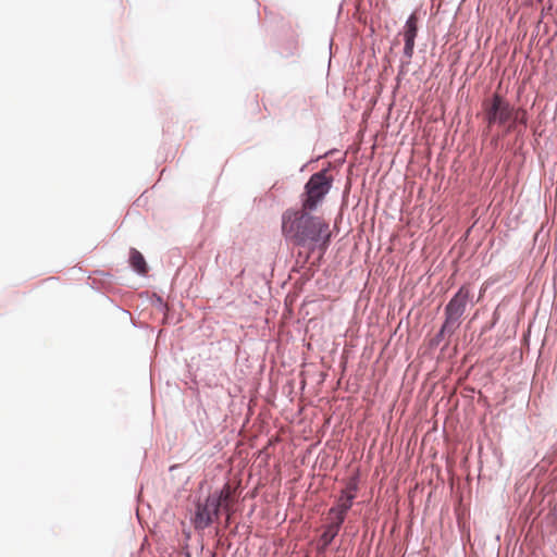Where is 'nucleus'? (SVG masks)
Segmentation results:
<instances>
[{"instance_id": "1", "label": "nucleus", "mask_w": 557, "mask_h": 557, "mask_svg": "<svg viewBox=\"0 0 557 557\" xmlns=\"http://www.w3.org/2000/svg\"><path fill=\"white\" fill-rule=\"evenodd\" d=\"M282 234L287 242L307 247L313 251L317 247L324 252L329 247L330 225L320 216L309 214V210L288 209L282 214Z\"/></svg>"}, {"instance_id": "2", "label": "nucleus", "mask_w": 557, "mask_h": 557, "mask_svg": "<svg viewBox=\"0 0 557 557\" xmlns=\"http://www.w3.org/2000/svg\"><path fill=\"white\" fill-rule=\"evenodd\" d=\"M332 186V180L324 171L314 173L305 186L302 208L312 211L323 200Z\"/></svg>"}, {"instance_id": "3", "label": "nucleus", "mask_w": 557, "mask_h": 557, "mask_svg": "<svg viewBox=\"0 0 557 557\" xmlns=\"http://www.w3.org/2000/svg\"><path fill=\"white\" fill-rule=\"evenodd\" d=\"M469 299V288L466 286H461L457 294L449 300L445 308L446 320L443 329L454 325L458 322V320L465 312Z\"/></svg>"}, {"instance_id": "4", "label": "nucleus", "mask_w": 557, "mask_h": 557, "mask_svg": "<svg viewBox=\"0 0 557 557\" xmlns=\"http://www.w3.org/2000/svg\"><path fill=\"white\" fill-rule=\"evenodd\" d=\"M356 492L357 484L355 482L348 483L345 490H343L336 506L330 509L329 516L338 519L339 522H344L347 511L352 506V502L356 497Z\"/></svg>"}, {"instance_id": "5", "label": "nucleus", "mask_w": 557, "mask_h": 557, "mask_svg": "<svg viewBox=\"0 0 557 557\" xmlns=\"http://www.w3.org/2000/svg\"><path fill=\"white\" fill-rule=\"evenodd\" d=\"M220 511V499L207 498L203 505L197 506L195 515V527L197 529H205L210 525L213 519L218 518Z\"/></svg>"}, {"instance_id": "6", "label": "nucleus", "mask_w": 557, "mask_h": 557, "mask_svg": "<svg viewBox=\"0 0 557 557\" xmlns=\"http://www.w3.org/2000/svg\"><path fill=\"white\" fill-rule=\"evenodd\" d=\"M418 33V17L416 14H411L404 27V40H405V47H404V54L410 59L413 54L414 49V39L417 37Z\"/></svg>"}, {"instance_id": "7", "label": "nucleus", "mask_w": 557, "mask_h": 557, "mask_svg": "<svg viewBox=\"0 0 557 557\" xmlns=\"http://www.w3.org/2000/svg\"><path fill=\"white\" fill-rule=\"evenodd\" d=\"M494 109L497 114L498 124L503 125L513 117V108L498 94H495L492 98Z\"/></svg>"}, {"instance_id": "8", "label": "nucleus", "mask_w": 557, "mask_h": 557, "mask_svg": "<svg viewBox=\"0 0 557 557\" xmlns=\"http://www.w3.org/2000/svg\"><path fill=\"white\" fill-rule=\"evenodd\" d=\"M129 263L133 267V269L137 271L139 274H146L148 271V267L144 256L135 248L131 249Z\"/></svg>"}, {"instance_id": "9", "label": "nucleus", "mask_w": 557, "mask_h": 557, "mask_svg": "<svg viewBox=\"0 0 557 557\" xmlns=\"http://www.w3.org/2000/svg\"><path fill=\"white\" fill-rule=\"evenodd\" d=\"M332 519L331 523L326 527L324 533L322 534L321 539L324 542L325 545H329L335 536L338 534L341 527L343 522H339L338 519L334 517H330Z\"/></svg>"}, {"instance_id": "10", "label": "nucleus", "mask_w": 557, "mask_h": 557, "mask_svg": "<svg viewBox=\"0 0 557 557\" xmlns=\"http://www.w3.org/2000/svg\"><path fill=\"white\" fill-rule=\"evenodd\" d=\"M484 109H485V116H486L488 126H492L493 124L498 123L497 114L494 109V103H493L492 99L484 102Z\"/></svg>"}, {"instance_id": "11", "label": "nucleus", "mask_w": 557, "mask_h": 557, "mask_svg": "<svg viewBox=\"0 0 557 557\" xmlns=\"http://www.w3.org/2000/svg\"><path fill=\"white\" fill-rule=\"evenodd\" d=\"M484 109H485V116H486L488 126H492L493 124L498 123L497 114L494 109V103H493L492 99L484 102Z\"/></svg>"}, {"instance_id": "12", "label": "nucleus", "mask_w": 557, "mask_h": 557, "mask_svg": "<svg viewBox=\"0 0 557 557\" xmlns=\"http://www.w3.org/2000/svg\"><path fill=\"white\" fill-rule=\"evenodd\" d=\"M231 494H232L231 487H230V485H227V484H226V485L223 487V490L221 491V493H220V495H219L218 497H215V496H212V497H211V496H210L209 498H210V499H220V507H221L222 505H224L225 507H227V502H228V500H230V498H231Z\"/></svg>"}, {"instance_id": "13", "label": "nucleus", "mask_w": 557, "mask_h": 557, "mask_svg": "<svg viewBox=\"0 0 557 557\" xmlns=\"http://www.w3.org/2000/svg\"><path fill=\"white\" fill-rule=\"evenodd\" d=\"M512 122H520V123H525L527 122V113L524 110H515L513 109V117L511 120Z\"/></svg>"}]
</instances>
